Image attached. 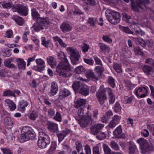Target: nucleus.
<instances>
[{
	"label": "nucleus",
	"instance_id": "obj_42",
	"mask_svg": "<svg viewBox=\"0 0 154 154\" xmlns=\"http://www.w3.org/2000/svg\"><path fill=\"white\" fill-rule=\"evenodd\" d=\"M3 96H13L14 97H16V95L14 94V92L13 91H11L10 90H8L5 91L3 93Z\"/></svg>",
	"mask_w": 154,
	"mask_h": 154
},
{
	"label": "nucleus",
	"instance_id": "obj_39",
	"mask_svg": "<svg viewBox=\"0 0 154 154\" xmlns=\"http://www.w3.org/2000/svg\"><path fill=\"white\" fill-rule=\"evenodd\" d=\"M122 132V129L121 125L117 127L113 131V134L114 136L118 137Z\"/></svg>",
	"mask_w": 154,
	"mask_h": 154
},
{
	"label": "nucleus",
	"instance_id": "obj_62",
	"mask_svg": "<svg viewBox=\"0 0 154 154\" xmlns=\"http://www.w3.org/2000/svg\"><path fill=\"white\" fill-rule=\"evenodd\" d=\"M84 60L85 63L90 65H92L94 63V60L91 59L84 58Z\"/></svg>",
	"mask_w": 154,
	"mask_h": 154
},
{
	"label": "nucleus",
	"instance_id": "obj_48",
	"mask_svg": "<svg viewBox=\"0 0 154 154\" xmlns=\"http://www.w3.org/2000/svg\"><path fill=\"white\" fill-rule=\"evenodd\" d=\"M85 71V69L82 66H79L77 67L75 69V72L77 74H80Z\"/></svg>",
	"mask_w": 154,
	"mask_h": 154
},
{
	"label": "nucleus",
	"instance_id": "obj_55",
	"mask_svg": "<svg viewBox=\"0 0 154 154\" xmlns=\"http://www.w3.org/2000/svg\"><path fill=\"white\" fill-rule=\"evenodd\" d=\"M103 146L104 151L105 154H112L111 150L107 145L103 144Z\"/></svg>",
	"mask_w": 154,
	"mask_h": 154
},
{
	"label": "nucleus",
	"instance_id": "obj_45",
	"mask_svg": "<svg viewBox=\"0 0 154 154\" xmlns=\"http://www.w3.org/2000/svg\"><path fill=\"white\" fill-rule=\"evenodd\" d=\"M107 83L113 88H114L115 85V79L111 76L108 77L107 80Z\"/></svg>",
	"mask_w": 154,
	"mask_h": 154
},
{
	"label": "nucleus",
	"instance_id": "obj_26",
	"mask_svg": "<svg viewBox=\"0 0 154 154\" xmlns=\"http://www.w3.org/2000/svg\"><path fill=\"white\" fill-rule=\"evenodd\" d=\"M85 75L87 78L89 79H92L94 81H97L95 78L96 74H94L93 72L90 69H88L86 71L85 73Z\"/></svg>",
	"mask_w": 154,
	"mask_h": 154
},
{
	"label": "nucleus",
	"instance_id": "obj_5",
	"mask_svg": "<svg viewBox=\"0 0 154 154\" xmlns=\"http://www.w3.org/2000/svg\"><path fill=\"white\" fill-rule=\"evenodd\" d=\"M39 134L38 142V146L42 149L46 148L47 145L50 143V139L49 136L42 129L39 131Z\"/></svg>",
	"mask_w": 154,
	"mask_h": 154
},
{
	"label": "nucleus",
	"instance_id": "obj_47",
	"mask_svg": "<svg viewBox=\"0 0 154 154\" xmlns=\"http://www.w3.org/2000/svg\"><path fill=\"white\" fill-rule=\"evenodd\" d=\"M111 147L116 151L118 150L119 149V147L118 144L116 142L112 141L110 143Z\"/></svg>",
	"mask_w": 154,
	"mask_h": 154
},
{
	"label": "nucleus",
	"instance_id": "obj_11",
	"mask_svg": "<svg viewBox=\"0 0 154 154\" xmlns=\"http://www.w3.org/2000/svg\"><path fill=\"white\" fill-rule=\"evenodd\" d=\"M96 95L101 105L103 104L105 101L107 99L105 89H102L97 91L96 92Z\"/></svg>",
	"mask_w": 154,
	"mask_h": 154
},
{
	"label": "nucleus",
	"instance_id": "obj_41",
	"mask_svg": "<svg viewBox=\"0 0 154 154\" xmlns=\"http://www.w3.org/2000/svg\"><path fill=\"white\" fill-rule=\"evenodd\" d=\"M134 99V96L133 95L131 96L130 97L125 96L123 98L122 100L125 103L130 104Z\"/></svg>",
	"mask_w": 154,
	"mask_h": 154
},
{
	"label": "nucleus",
	"instance_id": "obj_30",
	"mask_svg": "<svg viewBox=\"0 0 154 154\" xmlns=\"http://www.w3.org/2000/svg\"><path fill=\"white\" fill-rule=\"evenodd\" d=\"M82 82L80 81L75 82L72 85V87L75 92L78 91L79 89L83 85Z\"/></svg>",
	"mask_w": 154,
	"mask_h": 154
},
{
	"label": "nucleus",
	"instance_id": "obj_49",
	"mask_svg": "<svg viewBox=\"0 0 154 154\" xmlns=\"http://www.w3.org/2000/svg\"><path fill=\"white\" fill-rule=\"evenodd\" d=\"M125 86L128 89H131L134 87V85L131 84L130 80H125Z\"/></svg>",
	"mask_w": 154,
	"mask_h": 154
},
{
	"label": "nucleus",
	"instance_id": "obj_57",
	"mask_svg": "<svg viewBox=\"0 0 154 154\" xmlns=\"http://www.w3.org/2000/svg\"><path fill=\"white\" fill-rule=\"evenodd\" d=\"M54 119L57 121L60 122L62 120V117L60 113L57 112Z\"/></svg>",
	"mask_w": 154,
	"mask_h": 154
},
{
	"label": "nucleus",
	"instance_id": "obj_58",
	"mask_svg": "<svg viewBox=\"0 0 154 154\" xmlns=\"http://www.w3.org/2000/svg\"><path fill=\"white\" fill-rule=\"evenodd\" d=\"M121 117L118 115H115L112 118V121L118 124L120 122Z\"/></svg>",
	"mask_w": 154,
	"mask_h": 154
},
{
	"label": "nucleus",
	"instance_id": "obj_20",
	"mask_svg": "<svg viewBox=\"0 0 154 154\" xmlns=\"http://www.w3.org/2000/svg\"><path fill=\"white\" fill-rule=\"evenodd\" d=\"M31 11L32 16L33 20L37 21H39L40 20H41L40 15L36 9L34 8L32 9Z\"/></svg>",
	"mask_w": 154,
	"mask_h": 154
},
{
	"label": "nucleus",
	"instance_id": "obj_24",
	"mask_svg": "<svg viewBox=\"0 0 154 154\" xmlns=\"http://www.w3.org/2000/svg\"><path fill=\"white\" fill-rule=\"evenodd\" d=\"M71 93L67 89H64L61 90L59 93V98L62 99L69 95Z\"/></svg>",
	"mask_w": 154,
	"mask_h": 154
},
{
	"label": "nucleus",
	"instance_id": "obj_34",
	"mask_svg": "<svg viewBox=\"0 0 154 154\" xmlns=\"http://www.w3.org/2000/svg\"><path fill=\"white\" fill-rule=\"evenodd\" d=\"M12 19L15 20L17 23L20 25H22L24 23L23 19L20 17L15 15L13 17Z\"/></svg>",
	"mask_w": 154,
	"mask_h": 154
},
{
	"label": "nucleus",
	"instance_id": "obj_40",
	"mask_svg": "<svg viewBox=\"0 0 154 154\" xmlns=\"http://www.w3.org/2000/svg\"><path fill=\"white\" fill-rule=\"evenodd\" d=\"M11 60L8 59L5 60L4 62V64L5 66L10 68H15V65L13 63H11Z\"/></svg>",
	"mask_w": 154,
	"mask_h": 154
},
{
	"label": "nucleus",
	"instance_id": "obj_31",
	"mask_svg": "<svg viewBox=\"0 0 154 154\" xmlns=\"http://www.w3.org/2000/svg\"><path fill=\"white\" fill-rule=\"evenodd\" d=\"M85 103V100L84 99L79 98L75 102L74 106L77 108L83 105Z\"/></svg>",
	"mask_w": 154,
	"mask_h": 154
},
{
	"label": "nucleus",
	"instance_id": "obj_17",
	"mask_svg": "<svg viewBox=\"0 0 154 154\" xmlns=\"http://www.w3.org/2000/svg\"><path fill=\"white\" fill-rule=\"evenodd\" d=\"M4 123L5 127L8 129H11L14 125L13 122L11 119L7 116L5 118Z\"/></svg>",
	"mask_w": 154,
	"mask_h": 154
},
{
	"label": "nucleus",
	"instance_id": "obj_37",
	"mask_svg": "<svg viewBox=\"0 0 154 154\" xmlns=\"http://www.w3.org/2000/svg\"><path fill=\"white\" fill-rule=\"evenodd\" d=\"M54 40L55 42H58L60 45L62 47H65L67 46L66 44L59 37L57 36H54L53 37Z\"/></svg>",
	"mask_w": 154,
	"mask_h": 154
},
{
	"label": "nucleus",
	"instance_id": "obj_32",
	"mask_svg": "<svg viewBox=\"0 0 154 154\" xmlns=\"http://www.w3.org/2000/svg\"><path fill=\"white\" fill-rule=\"evenodd\" d=\"M33 27L36 32H38L40 30H42L44 29L43 25L42 24V23H41L39 21H37L36 23L34 24Z\"/></svg>",
	"mask_w": 154,
	"mask_h": 154
},
{
	"label": "nucleus",
	"instance_id": "obj_14",
	"mask_svg": "<svg viewBox=\"0 0 154 154\" xmlns=\"http://www.w3.org/2000/svg\"><path fill=\"white\" fill-rule=\"evenodd\" d=\"M35 62L37 65V70L38 71L41 72L45 69V64L43 60L41 58L37 59L35 60Z\"/></svg>",
	"mask_w": 154,
	"mask_h": 154
},
{
	"label": "nucleus",
	"instance_id": "obj_50",
	"mask_svg": "<svg viewBox=\"0 0 154 154\" xmlns=\"http://www.w3.org/2000/svg\"><path fill=\"white\" fill-rule=\"evenodd\" d=\"M41 40L42 45L46 47H48V45L49 44V41L46 40L45 37H42Z\"/></svg>",
	"mask_w": 154,
	"mask_h": 154
},
{
	"label": "nucleus",
	"instance_id": "obj_59",
	"mask_svg": "<svg viewBox=\"0 0 154 154\" xmlns=\"http://www.w3.org/2000/svg\"><path fill=\"white\" fill-rule=\"evenodd\" d=\"M37 117V115L35 112H32L31 113L29 116L30 119L33 120H35Z\"/></svg>",
	"mask_w": 154,
	"mask_h": 154
},
{
	"label": "nucleus",
	"instance_id": "obj_13",
	"mask_svg": "<svg viewBox=\"0 0 154 154\" xmlns=\"http://www.w3.org/2000/svg\"><path fill=\"white\" fill-rule=\"evenodd\" d=\"M58 85L57 82H53L51 84L50 88L48 94L50 96H54L56 95L58 90Z\"/></svg>",
	"mask_w": 154,
	"mask_h": 154
},
{
	"label": "nucleus",
	"instance_id": "obj_27",
	"mask_svg": "<svg viewBox=\"0 0 154 154\" xmlns=\"http://www.w3.org/2000/svg\"><path fill=\"white\" fill-rule=\"evenodd\" d=\"M54 59L53 57L51 56H48L47 58L48 63L52 68H54L56 66V63L54 61Z\"/></svg>",
	"mask_w": 154,
	"mask_h": 154
},
{
	"label": "nucleus",
	"instance_id": "obj_25",
	"mask_svg": "<svg viewBox=\"0 0 154 154\" xmlns=\"http://www.w3.org/2000/svg\"><path fill=\"white\" fill-rule=\"evenodd\" d=\"M142 70L143 72L147 75H151V76L154 77V76H152L151 75V73L152 72V68L151 66L147 65H145L143 66Z\"/></svg>",
	"mask_w": 154,
	"mask_h": 154
},
{
	"label": "nucleus",
	"instance_id": "obj_8",
	"mask_svg": "<svg viewBox=\"0 0 154 154\" xmlns=\"http://www.w3.org/2000/svg\"><path fill=\"white\" fill-rule=\"evenodd\" d=\"M67 50L69 52L70 58L72 64L76 65L78 63L80 57L78 52L76 50L71 47H68Z\"/></svg>",
	"mask_w": 154,
	"mask_h": 154
},
{
	"label": "nucleus",
	"instance_id": "obj_1",
	"mask_svg": "<svg viewBox=\"0 0 154 154\" xmlns=\"http://www.w3.org/2000/svg\"><path fill=\"white\" fill-rule=\"evenodd\" d=\"M56 72L60 75L63 77H70L72 75L68 60L61 61L59 62L56 67Z\"/></svg>",
	"mask_w": 154,
	"mask_h": 154
},
{
	"label": "nucleus",
	"instance_id": "obj_2",
	"mask_svg": "<svg viewBox=\"0 0 154 154\" xmlns=\"http://www.w3.org/2000/svg\"><path fill=\"white\" fill-rule=\"evenodd\" d=\"M2 6L4 8H12V10L14 12H17L22 15L26 16L28 15V9L25 6L20 5H12L10 3H3Z\"/></svg>",
	"mask_w": 154,
	"mask_h": 154
},
{
	"label": "nucleus",
	"instance_id": "obj_21",
	"mask_svg": "<svg viewBox=\"0 0 154 154\" xmlns=\"http://www.w3.org/2000/svg\"><path fill=\"white\" fill-rule=\"evenodd\" d=\"M95 69L97 72L96 73L95 78L97 80H99L102 75V74L104 71L103 67L100 66H97L95 67Z\"/></svg>",
	"mask_w": 154,
	"mask_h": 154
},
{
	"label": "nucleus",
	"instance_id": "obj_38",
	"mask_svg": "<svg viewBox=\"0 0 154 154\" xmlns=\"http://www.w3.org/2000/svg\"><path fill=\"white\" fill-rule=\"evenodd\" d=\"M41 20L39 21V22L43 25V26L49 24L51 23V20H50L48 17H47L45 18L41 17Z\"/></svg>",
	"mask_w": 154,
	"mask_h": 154
},
{
	"label": "nucleus",
	"instance_id": "obj_7",
	"mask_svg": "<svg viewBox=\"0 0 154 154\" xmlns=\"http://www.w3.org/2000/svg\"><path fill=\"white\" fill-rule=\"evenodd\" d=\"M132 9L135 11H138L140 9H143L146 8V5L149 4V0H131Z\"/></svg>",
	"mask_w": 154,
	"mask_h": 154
},
{
	"label": "nucleus",
	"instance_id": "obj_4",
	"mask_svg": "<svg viewBox=\"0 0 154 154\" xmlns=\"http://www.w3.org/2000/svg\"><path fill=\"white\" fill-rule=\"evenodd\" d=\"M139 144L142 153H149L154 151L153 146L148 144L147 140L141 137L137 140Z\"/></svg>",
	"mask_w": 154,
	"mask_h": 154
},
{
	"label": "nucleus",
	"instance_id": "obj_29",
	"mask_svg": "<svg viewBox=\"0 0 154 154\" xmlns=\"http://www.w3.org/2000/svg\"><path fill=\"white\" fill-rule=\"evenodd\" d=\"M57 146V143L55 141H52L51 143L50 147L47 151V153L49 154H53Z\"/></svg>",
	"mask_w": 154,
	"mask_h": 154
},
{
	"label": "nucleus",
	"instance_id": "obj_60",
	"mask_svg": "<svg viewBox=\"0 0 154 154\" xmlns=\"http://www.w3.org/2000/svg\"><path fill=\"white\" fill-rule=\"evenodd\" d=\"M84 110L83 109L81 108L79 109L78 110V116L80 117V118H83L84 114Z\"/></svg>",
	"mask_w": 154,
	"mask_h": 154
},
{
	"label": "nucleus",
	"instance_id": "obj_19",
	"mask_svg": "<svg viewBox=\"0 0 154 154\" xmlns=\"http://www.w3.org/2000/svg\"><path fill=\"white\" fill-rule=\"evenodd\" d=\"M69 133V130H66L62 131L60 133L57 134V136L58 137V140L59 142L62 141L66 136L67 134H68Z\"/></svg>",
	"mask_w": 154,
	"mask_h": 154
},
{
	"label": "nucleus",
	"instance_id": "obj_56",
	"mask_svg": "<svg viewBox=\"0 0 154 154\" xmlns=\"http://www.w3.org/2000/svg\"><path fill=\"white\" fill-rule=\"evenodd\" d=\"M119 28L120 29L123 31L127 33L132 34V32L127 27H125L122 26H120Z\"/></svg>",
	"mask_w": 154,
	"mask_h": 154
},
{
	"label": "nucleus",
	"instance_id": "obj_46",
	"mask_svg": "<svg viewBox=\"0 0 154 154\" xmlns=\"http://www.w3.org/2000/svg\"><path fill=\"white\" fill-rule=\"evenodd\" d=\"M58 56V59L60 60L61 61H65L66 60H67L64 53L63 52L60 51L59 52Z\"/></svg>",
	"mask_w": 154,
	"mask_h": 154
},
{
	"label": "nucleus",
	"instance_id": "obj_44",
	"mask_svg": "<svg viewBox=\"0 0 154 154\" xmlns=\"http://www.w3.org/2000/svg\"><path fill=\"white\" fill-rule=\"evenodd\" d=\"M100 133L97 134L96 137L100 140L105 139L106 137V133L103 132H100Z\"/></svg>",
	"mask_w": 154,
	"mask_h": 154
},
{
	"label": "nucleus",
	"instance_id": "obj_18",
	"mask_svg": "<svg viewBox=\"0 0 154 154\" xmlns=\"http://www.w3.org/2000/svg\"><path fill=\"white\" fill-rule=\"evenodd\" d=\"M48 128L52 132H57L58 130V125L53 122H49L48 124Z\"/></svg>",
	"mask_w": 154,
	"mask_h": 154
},
{
	"label": "nucleus",
	"instance_id": "obj_64",
	"mask_svg": "<svg viewBox=\"0 0 154 154\" xmlns=\"http://www.w3.org/2000/svg\"><path fill=\"white\" fill-rule=\"evenodd\" d=\"M1 149L3 154H12L9 149L5 148H2Z\"/></svg>",
	"mask_w": 154,
	"mask_h": 154
},
{
	"label": "nucleus",
	"instance_id": "obj_43",
	"mask_svg": "<svg viewBox=\"0 0 154 154\" xmlns=\"http://www.w3.org/2000/svg\"><path fill=\"white\" fill-rule=\"evenodd\" d=\"M122 65L121 64L115 63L113 65V67L115 70L118 73H120L122 72Z\"/></svg>",
	"mask_w": 154,
	"mask_h": 154
},
{
	"label": "nucleus",
	"instance_id": "obj_52",
	"mask_svg": "<svg viewBox=\"0 0 154 154\" xmlns=\"http://www.w3.org/2000/svg\"><path fill=\"white\" fill-rule=\"evenodd\" d=\"M135 39L136 40L138 43L142 47H145L146 46V44L145 41L141 38L137 37Z\"/></svg>",
	"mask_w": 154,
	"mask_h": 154
},
{
	"label": "nucleus",
	"instance_id": "obj_6",
	"mask_svg": "<svg viewBox=\"0 0 154 154\" xmlns=\"http://www.w3.org/2000/svg\"><path fill=\"white\" fill-rule=\"evenodd\" d=\"M106 16L109 22L112 24H116L120 21V15L116 11L107 10L105 12Z\"/></svg>",
	"mask_w": 154,
	"mask_h": 154
},
{
	"label": "nucleus",
	"instance_id": "obj_61",
	"mask_svg": "<svg viewBox=\"0 0 154 154\" xmlns=\"http://www.w3.org/2000/svg\"><path fill=\"white\" fill-rule=\"evenodd\" d=\"M109 96V102L110 104H112L115 100V97L114 94Z\"/></svg>",
	"mask_w": 154,
	"mask_h": 154
},
{
	"label": "nucleus",
	"instance_id": "obj_9",
	"mask_svg": "<svg viewBox=\"0 0 154 154\" xmlns=\"http://www.w3.org/2000/svg\"><path fill=\"white\" fill-rule=\"evenodd\" d=\"M93 121L91 114H87L83 118H80L79 124L80 126L83 128L85 127L88 124H91Z\"/></svg>",
	"mask_w": 154,
	"mask_h": 154
},
{
	"label": "nucleus",
	"instance_id": "obj_16",
	"mask_svg": "<svg viewBox=\"0 0 154 154\" xmlns=\"http://www.w3.org/2000/svg\"><path fill=\"white\" fill-rule=\"evenodd\" d=\"M5 106L8 107L11 111H14L16 108L15 103L11 100L7 99L5 100Z\"/></svg>",
	"mask_w": 154,
	"mask_h": 154
},
{
	"label": "nucleus",
	"instance_id": "obj_36",
	"mask_svg": "<svg viewBox=\"0 0 154 154\" xmlns=\"http://www.w3.org/2000/svg\"><path fill=\"white\" fill-rule=\"evenodd\" d=\"M112 115V113L111 111H108L106 115L101 118V121L103 123H106L108 121L109 117Z\"/></svg>",
	"mask_w": 154,
	"mask_h": 154
},
{
	"label": "nucleus",
	"instance_id": "obj_51",
	"mask_svg": "<svg viewBox=\"0 0 154 154\" xmlns=\"http://www.w3.org/2000/svg\"><path fill=\"white\" fill-rule=\"evenodd\" d=\"M121 108L119 102H116L113 107V109L116 112H120L121 110Z\"/></svg>",
	"mask_w": 154,
	"mask_h": 154
},
{
	"label": "nucleus",
	"instance_id": "obj_28",
	"mask_svg": "<svg viewBox=\"0 0 154 154\" xmlns=\"http://www.w3.org/2000/svg\"><path fill=\"white\" fill-rule=\"evenodd\" d=\"M129 143V145L128 148L129 154H134L135 153L137 149L136 145L134 143H132L131 142H130Z\"/></svg>",
	"mask_w": 154,
	"mask_h": 154
},
{
	"label": "nucleus",
	"instance_id": "obj_63",
	"mask_svg": "<svg viewBox=\"0 0 154 154\" xmlns=\"http://www.w3.org/2000/svg\"><path fill=\"white\" fill-rule=\"evenodd\" d=\"M123 52L124 57L126 58L129 57L131 54L130 51L128 50L127 51L125 50L123 51Z\"/></svg>",
	"mask_w": 154,
	"mask_h": 154
},
{
	"label": "nucleus",
	"instance_id": "obj_35",
	"mask_svg": "<svg viewBox=\"0 0 154 154\" xmlns=\"http://www.w3.org/2000/svg\"><path fill=\"white\" fill-rule=\"evenodd\" d=\"M99 46L102 52H109L110 50L109 47L103 43H99Z\"/></svg>",
	"mask_w": 154,
	"mask_h": 154
},
{
	"label": "nucleus",
	"instance_id": "obj_3",
	"mask_svg": "<svg viewBox=\"0 0 154 154\" xmlns=\"http://www.w3.org/2000/svg\"><path fill=\"white\" fill-rule=\"evenodd\" d=\"M21 133L20 137V140L21 142L33 139L35 137V134L33 130L28 126L24 127L23 128Z\"/></svg>",
	"mask_w": 154,
	"mask_h": 154
},
{
	"label": "nucleus",
	"instance_id": "obj_12",
	"mask_svg": "<svg viewBox=\"0 0 154 154\" xmlns=\"http://www.w3.org/2000/svg\"><path fill=\"white\" fill-rule=\"evenodd\" d=\"M104 126V125L99 123L92 125L91 128V133L94 135L97 134Z\"/></svg>",
	"mask_w": 154,
	"mask_h": 154
},
{
	"label": "nucleus",
	"instance_id": "obj_53",
	"mask_svg": "<svg viewBox=\"0 0 154 154\" xmlns=\"http://www.w3.org/2000/svg\"><path fill=\"white\" fill-rule=\"evenodd\" d=\"M87 5L91 6L95 5L96 2L95 0H82Z\"/></svg>",
	"mask_w": 154,
	"mask_h": 154
},
{
	"label": "nucleus",
	"instance_id": "obj_54",
	"mask_svg": "<svg viewBox=\"0 0 154 154\" xmlns=\"http://www.w3.org/2000/svg\"><path fill=\"white\" fill-rule=\"evenodd\" d=\"M97 21V19L96 18H89L88 20V22L92 26H94L95 24Z\"/></svg>",
	"mask_w": 154,
	"mask_h": 154
},
{
	"label": "nucleus",
	"instance_id": "obj_10",
	"mask_svg": "<svg viewBox=\"0 0 154 154\" xmlns=\"http://www.w3.org/2000/svg\"><path fill=\"white\" fill-rule=\"evenodd\" d=\"M147 87L137 88L134 90V93L137 97H145L147 94Z\"/></svg>",
	"mask_w": 154,
	"mask_h": 154
},
{
	"label": "nucleus",
	"instance_id": "obj_33",
	"mask_svg": "<svg viewBox=\"0 0 154 154\" xmlns=\"http://www.w3.org/2000/svg\"><path fill=\"white\" fill-rule=\"evenodd\" d=\"M17 66L20 69H24L25 68L26 63L23 59H19L17 61Z\"/></svg>",
	"mask_w": 154,
	"mask_h": 154
},
{
	"label": "nucleus",
	"instance_id": "obj_22",
	"mask_svg": "<svg viewBox=\"0 0 154 154\" xmlns=\"http://www.w3.org/2000/svg\"><path fill=\"white\" fill-rule=\"evenodd\" d=\"M89 88L88 86L83 85L80 88L79 92L82 95L86 96L89 94Z\"/></svg>",
	"mask_w": 154,
	"mask_h": 154
},
{
	"label": "nucleus",
	"instance_id": "obj_23",
	"mask_svg": "<svg viewBox=\"0 0 154 154\" xmlns=\"http://www.w3.org/2000/svg\"><path fill=\"white\" fill-rule=\"evenodd\" d=\"M28 105V103L27 101L24 100H21L18 106L19 109L21 111H23L25 110V107Z\"/></svg>",
	"mask_w": 154,
	"mask_h": 154
},
{
	"label": "nucleus",
	"instance_id": "obj_15",
	"mask_svg": "<svg viewBox=\"0 0 154 154\" xmlns=\"http://www.w3.org/2000/svg\"><path fill=\"white\" fill-rule=\"evenodd\" d=\"M60 29L63 32H69L72 30V27L69 23L65 22H63L60 25Z\"/></svg>",
	"mask_w": 154,
	"mask_h": 154
}]
</instances>
